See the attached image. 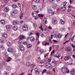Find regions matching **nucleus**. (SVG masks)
Listing matches in <instances>:
<instances>
[{
	"instance_id": "obj_48",
	"label": "nucleus",
	"mask_w": 75,
	"mask_h": 75,
	"mask_svg": "<svg viewBox=\"0 0 75 75\" xmlns=\"http://www.w3.org/2000/svg\"><path fill=\"white\" fill-rule=\"evenodd\" d=\"M66 4H67V2H64L63 4L64 6H66Z\"/></svg>"
},
{
	"instance_id": "obj_61",
	"label": "nucleus",
	"mask_w": 75,
	"mask_h": 75,
	"mask_svg": "<svg viewBox=\"0 0 75 75\" xmlns=\"http://www.w3.org/2000/svg\"><path fill=\"white\" fill-rule=\"evenodd\" d=\"M23 17V16L22 15H20V19H21Z\"/></svg>"
},
{
	"instance_id": "obj_13",
	"label": "nucleus",
	"mask_w": 75,
	"mask_h": 75,
	"mask_svg": "<svg viewBox=\"0 0 75 75\" xmlns=\"http://www.w3.org/2000/svg\"><path fill=\"white\" fill-rule=\"evenodd\" d=\"M70 59V57L68 56V57H66L64 58V59L65 61H67L69 59Z\"/></svg>"
},
{
	"instance_id": "obj_27",
	"label": "nucleus",
	"mask_w": 75,
	"mask_h": 75,
	"mask_svg": "<svg viewBox=\"0 0 75 75\" xmlns=\"http://www.w3.org/2000/svg\"><path fill=\"white\" fill-rule=\"evenodd\" d=\"M66 9V8L64 7H62L60 8V9L61 10H62V11H64V10H65Z\"/></svg>"
},
{
	"instance_id": "obj_3",
	"label": "nucleus",
	"mask_w": 75,
	"mask_h": 75,
	"mask_svg": "<svg viewBox=\"0 0 75 75\" xmlns=\"http://www.w3.org/2000/svg\"><path fill=\"white\" fill-rule=\"evenodd\" d=\"M45 66L46 68H51V64L49 63H47L45 64Z\"/></svg>"
},
{
	"instance_id": "obj_37",
	"label": "nucleus",
	"mask_w": 75,
	"mask_h": 75,
	"mask_svg": "<svg viewBox=\"0 0 75 75\" xmlns=\"http://www.w3.org/2000/svg\"><path fill=\"white\" fill-rule=\"evenodd\" d=\"M0 48L1 49H3V50H4V46L3 45H1V46Z\"/></svg>"
},
{
	"instance_id": "obj_58",
	"label": "nucleus",
	"mask_w": 75,
	"mask_h": 75,
	"mask_svg": "<svg viewBox=\"0 0 75 75\" xmlns=\"http://www.w3.org/2000/svg\"><path fill=\"white\" fill-rule=\"evenodd\" d=\"M71 49H67V51H68L69 52H71Z\"/></svg>"
},
{
	"instance_id": "obj_46",
	"label": "nucleus",
	"mask_w": 75,
	"mask_h": 75,
	"mask_svg": "<svg viewBox=\"0 0 75 75\" xmlns=\"http://www.w3.org/2000/svg\"><path fill=\"white\" fill-rule=\"evenodd\" d=\"M33 25H34V26H35H35L36 27H37V23H35Z\"/></svg>"
},
{
	"instance_id": "obj_24",
	"label": "nucleus",
	"mask_w": 75,
	"mask_h": 75,
	"mask_svg": "<svg viewBox=\"0 0 75 75\" xmlns=\"http://www.w3.org/2000/svg\"><path fill=\"white\" fill-rule=\"evenodd\" d=\"M19 38L21 40H22L23 39H24L25 38V36H22L20 37Z\"/></svg>"
},
{
	"instance_id": "obj_41",
	"label": "nucleus",
	"mask_w": 75,
	"mask_h": 75,
	"mask_svg": "<svg viewBox=\"0 0 75 75\" xmlns=\"http://www.w3.org/2000/svg\"><path fill=\"white\" fill-rule=\"evenodd\" d=\"M47 72V70L46 69H44L43 70L42 72V74H43L44 72Z\"/></svg>"
},
{
	"instance_id": "obj_64",
	"label": "nucleus",
	"mask_w": 75,
	"mask_h": 75,
	"mask_svg": "<svg viewBox=\"0 0 75 75\" xmlns=\"http://www.w3.org/2000/svg\"><path fill=\"white\" fill-rule=\"evenodd\" d=\"M24 75V73H22L20 75Z\"/></svg>"
},
{
	"instance_id": "obj_60",
	"label": "nucleus",
	"mask_w": 75,
	"mask_h": 75,
	"mask_svg": "<svg viewBox=\"0 0 75 75\" xmlns=\"http://www.w3.org/2000/svg\"><path fill=\"white\" fill-rule=\"evenodd\" d=\"M39 49V47H37L36 49V51H37Z\"/></svg>"
},
{
	"instance_id": "obj_40",
	"label": "nucleus",
	"mask_w": 75,
	"mask_h": 75,
	"mask_svg": "<svg viewBox=\"0 0 75 75\" xmlns=\"http://www.w3.org/2000/svg\"><path fill=\"white\" fill-rule=\"evenodd\" d=\"M40 35L42 37H44V35L42 33H40Z\"/></svg>"
},
{
	"instance_id": "obj_8",
	"label": "nucleus",
	"mask_w": 75,
	"mask_h": 75,
	"mask_svg": "<svg viewBox=\"0 0 75 75\" xmlns=\"http://www.w3.org/2000/svg\"><path fill=\"white\" fill-rule=\"evenodd\" d=\"M4 10L6 12H7L9 10H10V9L8 7H6L4 8Z\"/></svg>"
},
{
	"instance_id": "obj_50",
	"label": "nucleus",
	"mask_w": 75,
	"mask_h": 75,
	"mask_svg": "<svg viewBox=\"0 0 75 75\" xmlns=\"http://www.w3.org/2000/svg\"><path fill=\"white\" fill-rule=\"evenodd\" d=\"M54 1V0H49V1L50 3H52V2H53Z\"/></svg>"
},
{
	"instance_id": "obj_52",
	"label": "nucleus",
	"mask_w": 75,
	"mask_h": 75,
	"mask_svg": "<svg viewBox=\"0 0 75 75\" xmlns=\"http://www.w3.org/2000/svg\"><path fill=\"white\" fill-rule=\"evenodd\" d=\"M40 52L42 53L43 52H44V50H43L40 49Z\"/></svg>"
},
{
	"instance_id": "obj_33",
	"label": "nucleus",
	"mask_w": 75,
	"mask_h": 75,
	"mask_svg": "<svg viewBox=\"0 0 75 75\" xmlns=\"http://www.w3.org/2000/svg\"><path fill=\"white\" fill-rule=\"evenodd\" d=\"M45 45H44V43H42V44L43 45H45V46H46L47 45H49L50 44V43H46L44 42Z\"/></svg>"
},
{
	"instance_id": "obj_12",
	"label": "nucleus",
	"mask_w": 75,
	"mask_h": 75,
	"mask_svg": "<svg viewBox=\"0 0 75 75\" xmlns=\"http://www.w3.org/2000/svg\"><path fill=\"white\" fill-rule=\"evenodd\" d=\"M43 5L42 4L41 5H40L39 6V10H41L42 9V8L43 7Z\"/></svg>"
},
{
	"instance_id": "obj_19",
	"label": "nucleus",
	"mask_w": 75,
	"mask_h": 75,
	"mask_svg": "<svg viewBox=\"0 0 75 75\" xmlns=\"http://www.w3.org/2000/svg\"><path fill=\"white\" fill-rule=\"evenodd\" d=\"M6 44L8 47H10V46H11V42H6Z\"/></svg>"
},
{
	"instance_id": "obj_2",
	"label": "nucleus",
	"mask_w": 75,
	"mask_h": 75,
	"mask_svg": "<svg viewBox=\"0 0 75 75\" xmlns=\"http://www.w3.org/2000/svg\"><path fill=\"white\" fill-rule=\"evenodd\" d=\"M22 28L24 31H27L28 30V26L26 25H24L23 27Z\"/></svg>"
},
{
	"instance_id": "obj_1",
	"label": "nucleus",
	"mask_w": 75,
	"mask_h": 75,
	"mask_svg": "<svg viewBox=\"0 0 75 75\" xmlns=\"http://www.w3.org/2000/svg\"><path fill=\"white\" fill-rule=\"evenodd\" d=\"M61 72L63 74H66L67 73H68L69 71L68 70V69L67 68V67H63L61 69Z\"/></svg>"
},
{
	"instance_id": "obj_45",
	"label": "nucleus",
	"mask_w": 75,
	"mask_h": 75,
	"mask_svg": "<svg viewBox=\"0 0 75 75\" xmlns=\"http://www.w3.org/2000/svg\"><path fill=\"white\" fill-rule=\"evenodd\" d=\"M36 34L37 35V36L38 38H39V37H40V36H39V33H36Z\"/></svg>"
},
{
	"instance_id": "obj_15",
	"label": "nucleus",
	"mask_w": 75,
	"mask_h": 75,
	"mask_svg": "<svg viewBox=\"0 0 75 75\" xmlns=\"http://www.w3.org/2000/svg\"><path fill=\"white\" fill-rule=\"evenodd\" d=\"M8 51L9 52H11L13 51V49L11 48V47H9L8 49Z\"/></svg>"
},
{
	"instance_id": "obj_11",
	"label": "nucleus",
	"mask_w": 75,
	"mask_h": 75,
	"mask_svg": "<svg viewBox=\"0 0 75 75\" xmlns=\"http://www.w3.org/2000/svg\"><path fill=\"white\" fill-rule=\"evenodd\" d=\"M13 28L15 31H17V30H18V27L17 26H14L13 27Z\"/></svg>"
},
{
	"instance_id": "obj_34",
	"label": "nucleus",
	"mask_w": 75,
	"mask_h": 75,
	"mask_svg": "<svg viewBox=\"0 0 75 75\" xmlns=\"http://www.w3.org/2000/svg\"><path fill=\"white\" fill-rule=\"evenodd\" d=\"M40 1V0H33V1L35 2V3H38Z\"/></svg>"
},
{
	"instance_id": "obj_26",
	"label": "nucleus",
	"mask_w": 75,
	"mask_h": 75,
	"mask_svg": "<svg viewBox=\"0 0 75 75\" xmlns=\"http://www.w3.org/2000/svg\"><path fill=\"white\" fill-rule=\"evenodd\" d=\"M4 75H9V73L7 71H5L4 73Z\"/></svg>"
},
{
	"instance_id": "obj_56",
	"label": "nucleus",
	"mask_w": 75,
	"mask_h": 75,
	"mask_svg": "<svg viewBox=\"0 0 75 75\" xmlns=\"http://www.w3.org/2000/svg\"><path fill=\"white\" fill-rule=\"evenodd\" d=\"M6 16V13H5L3 14V16L4 17H5Z\"/></svg>"
},
{
	"instance_id": "obj_32",
	"label": "nucleus",
	"mask_w": 75,
	"mask_h": 75,
	"mask_svg": "<svg viewBox=\"0 0 75 75\" xmlns=\"http://www.w3.org/2000/svg\"><path fill=\"white\" fill-rule=\"evenodd\" d=\"M30 63L28 62H27L26 63V65L27 67H30Z\"/></svg>"
},
{
	"instance_id": "obj_16",
	"label": "nucleus",
	"mask_w": 75,
	"mask_h": 75,
	"mask_svg": "<svg viewBox=\"0 0 75 75\" xmlns=\"http://www.w3.org/2000/svg\"><path fill=\"white\" fill-rule=\"evenodd\" d=\"M30 40L31 41H34L35 40V39H34V37H31L30 38Z\"/></svg>"
},
{
	"instance_id": "obj_20",
	"label": "nucleus",
	"mask_w": 75,
	"mask_h": 75,
	"mask_svg": "<svg viewBox=\"0 0 75 75\" xmlns=\"http://www.w3.org/2000/svg\"><path fill=\"white\" fill-rule=\"evenodd\" d=\"M11 57H8L7 58V60H6V62H8L9 61H11Z\"/></svg>"
},
{
	"instance_id": "obj_43",
	"label": "nucleus",
	"mask_w": 75,
	"mask_h": 75,
	"mask_svg": "<svg viewBox=\"0 0 75 75\" xmlns=\"http://www.w3.org/2000/svg\"><path fill=\"white\" fill-rule=\"evenodd\" d=\"M9 1V0H4V1L5 3H7Z\"/></svg>"
},
{
	"instance_id": "obj_54",
	"label": "nucleus",
	"mask_w": 75,
	"mask_h": 75,
	"mask_svg": "<svg viewBox=\"0 0 75 75\" xmlns=\"http://www.w3.org/2000/svg\"><path fill=\"white\" fill-rule=\"evenodd\" d=\"M64 29H65L64 27H63L61 28V31H63L64 30Z\"/></svg>"
},
{
	"instance_id": "obj_6",
	"label": "nucleus",
	"mask_w": 75,
	"mask_h": 75,
	"mask_svg": "<svg viewBox=\"0 0 75 75\" xmlns=\"http://www.w3.org/2000/svg\"><path fill=\"white\" fill-rule=\"evenodd\" d=\"M19 49L21 51H24V47L23 45L20 46L19 47Z\"/></svg>"
},
{
	"instance_id": "obj_55",
	"label": "nucleus",
	"mask_w": 75,
	"mask_h": 75,
	"mask_svg": "<svg viewBox=\"0 0 75 75\" xmlns=\"http://www.w3.org/2000/svg\"><path fill=\"white\" fill-rule=\"evenodd\" d=\"M61 35H60V34H59L58 36V38H61Z\"/></svg>"
},
{
	"instance_id": "obj_36",
	"label": "nucleus",
	"mask_w": 75,
	"mask_h": 75,
	"mask_svg": "<svg viewBox=\"0 0 75 75\" xmlns=\"http://www.w3.org/2000/svg\"><path fill=\"white\" fill-rule=\"evenodd\" d=\"M38 16H39V17H44V15L41 13L39 14Z\"/></svg>"
},
{
	"instance_id": "obj_18",
	"label": "nucleus",
	"mask_w": 75,
	"mask_h": 75,
	"mask_svg": "<svg viewBox=\"0 0 75 75\" xmlns=\"http://www.w3.org/2000/svg\"><path fill=\"white\" fill-rule=\"evenodd\" d=\"M13 12L15 14H16L18 13V10H17L16 9H15L13 10Z\"/></svg>"
},
{
	"instance_id": "obj_30",
	"label": "nucleus",
	"mask_w": 75,
	"mask_h": 75,
	"mask_svg": "<svg viewBox=\"0 0 75 75\" xmlns=\"http://www.w3.org/2000/svg\"><path fill=\"white\" fill-rule=\"evenodd\" d=\"M13 25H16L17 24V22L16 21H14L13 22Z\"/></svg>"
},
{
	"instance_id": "obj_7",
	"label": "nucleus",
	"mask_w": 75,
	"mask_h": 75,
	"mask_svg": "<svg viewBox=\"0 0 75 75\" xmlns=\"http://www.w3.org/2000/svg\"><path fill=\"white\" fill-rule=\"evenodd\" d=\"M52 23L53 24H56L58 23V21L57 19H54L52 21Z\"/></svg>"
},
{
	"instance_id": "obj_63",
	"label": "nucleus",
	"mask_w": 75,
	"mask_h": 75,
	"mask_svg": "<svg viewBox=\"0 0 75 75\" xmlns=\"http://www.w3.org/2000/svg\"><path fill=\"white\" fill-rule=\"evenodd\" d=\"M48 28L49 29H51L52 28L50 26H49L48 27Z\"/></svg>"
},
{
	"instance_id": "obj_14",
	"label": "nucleus",
	"mask_w": 75,
	"mask_h": 75,
	"mask_svg": "<svg viewBox=\"0 0 75 75\" xmlns=\"http://www.w3.org/2000/svg\"><path fill=\"white\" fill-rule=\"evenodd\" d=\"M6 69L7 71H10L11 69V67L10 66H7L6 67Z\"/></svg>"
},
{
	"instance_id": "obj_35",
	"label": "nucleus",
	"mask_w": 75,
	"mask_h": 75,
	"mask_svg": "<svg viewBox=\"0 0 75 75\" xmlns=\"http://www.w3.org/2000/svg\"><path fill=\"white\" fill-rule=\"evenodd\" d=\"M18 42L19 45H21V42H22L21 40H20L18 41Z\"/></svg>"
},
{
	"instance_id": "obj_62",
	"label": "nucleus",
	"mask_w": 75,
	"mask_h": 75,
	"mask_svg": "<svg viewBox=\"0 0 75 75\" xmlns=\"http://www.w3.org/2000/svg\"><path fill=\"white\" fill-rule=\"evenodd\" d=\"M49 40L50 43H52V41H51V38L49 39Z\"/></svg>"
},
{
	"instance_id": "obj_21",
	"label": "nucleus",
	"mask_w": 75,
	"mask_h": 75,
	"mask_svg": "<svg viewBox=\"0 0 75 75\" xmlns=\"http://www.w3.org/2000/svg\"><path fill=\"white\" fill-rule=\"evenodd\" d=\"M6 28L7 30H9L10 29V27L9 26V25H7L6 26Z\"/></svg>"
},
{
	"instance_id": "obj_59",
	"label": "nucleus",
	"mask_w": 75,
	"mask_h": 75,
	"mask_svg": "<svg viewBox=\"0 0 75 75\" xmlns=\"http://www.w3.org/2000/svg\"><path fill=\"white\" fill-rule=\"evenodd\" d=\"M50 50H49V51L50 52V51H51V50H52V47H50Z\"/></svg>"
},
{
	"instance_id": "obj_47",
	"label": "nucleus",
	"mask_w": 75,
	"mask_h": 75,
	"mask_svg": "<svg viewBox=\"0 0 75 75\" xmlns=\"http://www.w3.org/2000/svg\"><path fill=\"white\" fill-rule=\"evenodd\" d=\"M51 59H52L51 58H50V59H49L48 60V62H51Z\"/></svg>"
},
{
	"instance_id": "obj_4",
	"label": "nucleus",
	"mask_w": 75,
	"mask_h": 75,
	"mask_svg": "<svg viewBox=\"0 0 75 75\" xmlns=\"http://www.w3.org/2000/svg\"><path fill=\"white\" fill-rule=\"evenodd\" d=\"M47 13H49V14H50L51 13L52 14H54V11H52V10L51 9H48L47 10Z\"/></svg>"
},
{
	"instance_id": "obj_53",
	"label": "nucleus",
	"mask_w": 75,
	"mask_h": 75,
	"mask_svg": "<svg viewBox=\"0 0 75 75\" xmlns=\"http://www.w3.org/2000/svg\"><path fill=\"white\" fill-rule=\"evenodd\" d=\"M23 44L24 45H27V43L25 42H23Z\"/></svg>"
},
{
	"instance_id": "obj_29",
	"label": "nucleus",
	"mask_w": 75,
	"mask_h": 75,
	"mask_svg": "<svg viewBox=\"0 0 75 75\" xmlns=\"http://www.w3.org/2000/svg\"><path fill=\"white\" fill-rule=\"evenodd\" d=\"M60 22H61V24H64V23H65V21H63L62 20H60Z\"/></svg>"
},
{
	"instance_id": "obj_28",
	"label": "nucleus",
	"mask_w": 75,
	"mask_h": 75,
	"mask_svg": "<svg viewBox=\"0 0 75 75\" xmlns=\"http://www.w3.org/2000/svg\"><path fill=\"white\" fill-rule=\"evenodd\" d=\"M17 6L16 4H13L12 5V7L14 8H17Z\"/></svg>"
},
{
	"instance_id": "obj_17",
	"label": "nucleus",
	"mask_w": 75,
	"mask_h": 75,
	"mask_svg": "<svg viewBox=\"0 0 75 75\" xmlns=\"http://www.w3.org/2000/svg\"><path fill=\"white\" fill-rule=\"evenodd\" d=\"M32 8L34 10H36V9H37V7L36 5L33 6Z\"/></svg>"
},
{
	"instance_id": "obj_38",
	"label": "nucleus",
	"mask_w": 75,
	"mask_h": 75,
	"mask_svg": "<svg viewBox=\"0 0 75 75\" xmlns=\"http://www.w3.org/2000/svg\"><path fill=\"white\" fill-rule=\"evenodd\" d=\"M33 34H34V32H32L29 33V35H33Z\"/></svg>"
},
{
	"instance_id": "obj_25",
	"label": "nucleus",
	"mask_w": 75,
	"mask_h": 75,
	"mask_svg": "<svg viewBox=\"0 0 75 75\" xmlns=\"http://www.w3.org/2000/svg\"><path fill=\"white\" fill-rule=\"evenodd\" d=\"M2 36L3 37H7V34L6 33H4L2 35Z\"/></svg>"
},
{
	"instance_id": "obj_39",
	"label": "nucleus",
	"mask_w": 75,
	"mask_h": 75,
	"mask_svg": "<svg viewBox=\"0 0 75 75\" xmlns=\"http://www.w3.org/2000/svg\"><path fill=\"white\" fill-rule=\"evenodd\" d=\"M0 42L1 43H3L4 42V40L3 39H0Z\"/></svg>"
},
{
	"instance_id": "obj_42",
	"label": "nucleus",
	"mask_w": 75,
	"mask_h": 75,
	"mask_svg": "<svg viewBox=\"0 0 75 75\" xmlns=\"http://www.w3.org/2000/svg\"><path fill=\"white\" fill-rule=\"evenodd\" d=\"M14 15H15V13H14V12H13L11 14V16L12 17H14Z\"/></svg>"
},
{
	"instance_id": "obj_10",
	"label": "nucleus",
	"mask_w": 75,
	"mask_h": 75,
	"mask_svg": "<svg viewBox=\"0 0 75 75\" xmlns=\"http://www.w3.org/2000/svg\"><path fill=\"white\" fill-rule=\"evenodd\" d=\"M35 72L36 74H39V71H38V69L37 68L35 69Z\"/></svg>"
},
{
	"instance_id": "obj_44",
	"label": "nucleus",
	"mask_w": 75,
	"mask_h": 75,
	"mask_svg": "<svg viewBox=\"0 0 75 75\" xmlns=\"http://www.w3.org/2000/svg\"><path fill=\"white\" fill-rule=\"evenodd\" d=\"M4 55L5 57H7V54L6 52L4 53Z\"/></svg>"
},
{
	"instance_id": "obj_9",
	"label": "nucleus",
	"mask_w": 75,
	"mask_h": 75,
	"mask_svg": "<svg viewBox=\"0 0 75 75\" xmlns=\"http://www.w3.org/2000/svg\"><path fill=\"white\" fill-rule=\"evenodd\" d=\"M70 73L71 75H74L75 74V70L74 69H72L70 72Z\"/></svg>"
},
{
	"instance_id": "obj_22",
	"label": "nucleus",
	"mask_w": 75,
	"mask_h": 75,
	"mask_svg": "<svg viewBox=\"0 0 75 75\" xmlns=\"http://www.w3.org/2000/svg\"><path fill=\"white\" fill-rule=\"evenodd\" d=\"M57 6V5L56 4H53L52 5V8H53L55 9Z\"/></svg>"
},
{
	"instance_id": "obj_51",
	"label": "nucleus",
	"mask_w": 75,
	"mask_h": 75,
	"mask_svg": "<svg viewBox=\"0 0 75 75\" xmlns=\"http://www.w3.org/2000/svg\"><path fill=\"white\" fill-rule=\"evenodd\" d=\"M48 55V53H47L45 55V58L46 57H47V55Z\"/></svg>"
},
{
	"instance_id": "obj_57",
	"label": "nucleus",
	"mask_w": 75,
	"mask_h": 75,
	"mask_svg": "<svg viewBox=\"0 0 75 75\" xmlns=\"http://www.w3.org/2000/svg\"><path fill=\"white\" fill-rule=\"evenodd\" d=\"M54 52H55V51L54 50H53L52 51V53L51 54V55H52V54H54Z\"/></svg>"
},
{
	"instance_id": "obj_23",
	"label": "nucleus",
	"mask_w": 75,
	"mask_h": 75,
	"mask_svg": "<svg viewBox=\"0 0 75 75\" xmlns=\"http://www.w3.org/2000/svg\"><path fill=\"white\" fill-rule=\"evenodd\" d=\"M0 22L1 24H5V23H6L5 21L4 20H1L0 21Z\"/></svg>"
},
{
	"instance_id": "obj_5",
	"label": "nucleus",
	"mask_w": 75,
	"mask_h": 75,
	"mask_svg": "<svg viewBox=\"0 0 75 75\" xmlns=\"http://www.w3.org/2000/svg\"><path fill=\"white\" fill-rule=\"evenodd\" d=\"M32 16L33 17H37V13L35 11H33L32 13Z\"/></svg>"
},
{
	"instance_id": "obj_31",
	"label": "nucleus",
	"mask_w": 75,
	"mask_h": 75,
	"mask_svg": "<svg viewBox=\"0 0 75 75\" xmlns=\"http://www.w3.org/2000/svg\"><path fill=\"white\" fill-rule=\"evenodd\" d=\"M27 47L28 48H31L32 47V45L31 44H29L27 45Z\"/></svg>"
},
{
	"instance_id": "obj_49",
	"label": "nucleus",
	"mask_w": 75,
	"mask_h": 75,
	"mask_svg": "<svg viewBox=\"0 0 75 75\" xmlns=\"http://www.w3.org/2000/svg\"><path fill=\"white\" fill-rule=\"evenodd\" d=\"M61 57V54H59L58 55V56H57V58H59V57Z\"/></svg>"
}]
</instances>
